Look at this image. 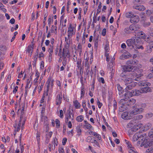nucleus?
Instances as JSON below:
<instances>
[{"label": "nucleus", "mask_w": 153, "mask_h": 153, "mask_svg": "<svg viewBox=\"0 0 153 153\" xmlns=\"http://www.w3.org/2000/svg\"><path fill=\"white\" fill-rule=\"evenodd\" d=\"M153 132H149L148 136L145 133L140 132L136 133L133 136L132 140L136 141L138 139L137 144L141 147H147L151 146L153 143Z\"/></svg>", "instance_id": "nucleus-1"}, {"label": "nucleus", "mask_w": 153, "mask_h": 153, "mask_svg": "<svg viewBox=\"0 0 153 153\" xmlns=\"http://www.w3.org/2000/svg\"><path fill=\"white\" fill-rule=\"evenodd\" d=\"M142 74H138L136 72H133L131 74L126 75V76H124L122 79L123 81L125 84L128 85L125 89L126 91H127L132 89L133 87L135 86L137 83L133 81L134 80L135 81L138 80L134 78L135 77L137 78L141 76Z\"/></svg>", "instance_id": "nucleus-2"}, {"label": "nucleus", "mask_w": 153, "mask_h": 153, "mask_svg": "<svg viewBox=\"0 0 153 153\" xmlns=\"http://www.w3.org/2000/svg\"><path fill=\"white\" fill-rule=\"evenodd\" d=\"M139 85L141 86V93H146L152 91L151 88L149 86L151 85V84L148 82L142 81L139 82Z\"/></svg>", "instance_id": "nucleus-3"}, {"label": "nucleus", "mask_w": 153, "mask_h": 153, "mask_svg": "<svg viewBox=\"0 0 153 153\" xmlns=\"http://www.w3.org/2000/svg\"><path fill=\"white\" fill-rule=\"evenodd\" d=\"M139 38L136 37H133L131 39L127 40L126 43L128 46L131 48H134L136 46L137 43L139 42Z\"/></svg>", "instance_id": "nucleus-4"}, {"label": "nucleus", "mask_w": 153, "mask_h": 153, "mask_svg": "<svg viewBox=\"0 0 153 153\" xmlns=\"http://www.w3.org/2000/svg\"><path fill=\"white\" fill-rule=\"evenodd\" d=\"M54 79L51 76H49L46 83V85L47 87V92L48 93H51L52 92L53 87V86Z\"/></svg>", "instance_id": "nucleus-5"}, {"label": "nucleus", "mask_w": 153, "mask_h": 153, "mask_svg": "<svg viewBox=\"0 0 153 153\" xmlns=\"http://www.w3.org/2000/svg\"><path fill=\"white\" fill-rule=\"evenodd\" d=\"M76 26L75 24L70 23L69 24L68 28V39H70L75 34Z\"/></svg>", "instance_id": "nucleus-6"}, {"label": "nucleus", "mask_w": 153, "mask_h": 153, "mask_svg": "<svg viewBox=\"0 0 153 153\" xmlns=\"http://www.w3.org/2000/svg\"><path fill=\"white\" fill-rule=\"evenodd\" d=\"M133 110L131 111L132 115L140 114L143 111V109L138 104L135 105L133 108Z\"/></svg>", "instance_id": "nucleus-7"}, {"label": "nucleus", "mask_w": 153, "mask_h": 153, "mask_svg": "<svg viewBox=\"0 0 153 153\" xmlns=\"http://www.w3.org/2000/svg\"><path fill=\"white\" fill-rule=\"evenodd\" d=\"M132 69V67L130 65L124 66L123 67V72L120 75L121 76L123 77L124 76H126V75H128L126 74V72L131 71Z\"/></svg>", "instance_id": "nucleus-8"}, {"label": "nucleus", "mask_w": 153, "mask_h": 153, "mask_svg": "<svg viewBox=\"0 0 153 153\" xmlns=\"http://www.w3.org/2000/svg\"><path fill=\"white\" fill-rule=\"evenodd\" d=\"M54 42V39L52 38L51 39V44L48 46V51L49 53V57H51L53 49V43Z\"/></svg>", "instance_id": "nucleus-9"}, {"label": "nucleus", "mask_w": 153, "mask_h": 153, "mask_svg": "<svg viewBox=\"0 0 153 153\" xmlns=\"http://www.w3.org/2000/svg\"><path fill=\"white\" fill-rule=\"evenodd\" d=\"M133 116L131 112L129 113L127 112H123L121 115V117L123 119L126 120L131 119Z\"/></svg>", "instance_id": "nucleus-10"}, {"label": "nucleus", "mask_w": 153, "mask_h": 153, "mask_svg": "<svg viewBox=\"0 0 153 153\" xmlns=\"http://www.w3.org/2000/svg\"><path fill=\"white\" fill-rule=\"evenodd\" d=\"M125 141L127 147H128L129 153H135L136 152V150L134 148L132 147L131 143L128 141L126 140H125Z\"/></svg>", "instance_id": "nucleus-11"}, {"label": "nucleus", "mask_w": 153, "mask_h": 153, "mask_svg": "<svg viewBox=\"0 0 153 153\" xmlns=\"http://www.w3.org/2000/svg\"><path fill=\"white\" fill-rule=\"evenodd\" d=\"M62 56L65 59L66 57L69 58L70 56V53L68 51V49L66 47L64 48L63 49Z\"/></svg>", "instance_id": "nucleus-12"}, {"label": "nucleus", "mask_w": 153, "mask_h": 153, "mask_svg": "<svg viewBox=\"0 0 153 153\" xmlns=\"http://www.w3.org/2000/svg\"><path fill=\"white\" fill-rule=\"evenodd\" d=\"M22 120V118L21 117L19 122H17L16 121L15 122V123L13 125L15 131H18L20 130L21 124V123Z\"/></svg>", "instance_id": "nucleus-13"}, {"label": "nucleus", "mask_w": 153, "mask_h": 153, "mask_svg": "<svg viewBox=\"0 0 153 153\" xmlns=\"http://www.w3.org/2000/svg\"><path fill=\"white\" fill-rule=\"evenodd\" d=\"M143 39L145 40V41L149 43V45L152 48H153V41L150 40V38L149 37H147L146 36H142Z\"/></svg>", "instance_id": "nucleus-14"}, {"label": "nucleus", "mask_w": 153, "mask_h": 153, "mask_svg": "<svg viewBox=\"0 0 153 153\" xmlns=\"http://www.w3.org/2000/svg\"><path fill=\"white\" fill-rule=\"evenodd\" d=\"M139 21V18L137 15H133L132 17L131 18L130 21L132 23H137Z\"/></svg>", "instance_id": "nucleus-15"}, {"label": "nucleus", "mask_w": 153, "mask_h": 153, "mask_svg": "<svg viewBox=\"0 0 153 153\" xmlns=\"http://www.w3.org/2000/svg\"><path fill=\"white\" fill-rule=\"evenodd\" d=\"M133 8L136 10L141 11H143L145 9V7L143 5L136 4L134 5Z\"/></svg>", "instance_id": "nucleus-16"}, {"label": "nucleus", "mask_w": 153, "mask_h": 153, "mask_svg": "<svg viewBox=\"0 0 153 153\" xmlns=\"http://www.w3.org/2000/svg\"><path fill=\"white\" fill-rule=\"evenodd\" d=\"M62 96V95L61 92L59 94L57 95L56 99V104L57 105H59L61 103Z\"/></svg>", "instance_id": "nucleus-17"}, {"label": "nucleus", "mask_w": 153, "mask_h": 153, "mask_svg": "<svg viewBox=\"0 0 153 153\" xmlns=\"http://www.w3.org/2000/svg\"><path fill=\"white\" fill-rule=\"evenodd\" d=\"M130 29L131 31H135L137 30L140 28L139 26L138 25H131L129 26Z\"/></svg>", "instance_id": "nucleus-18"}, {"label": "nucleus", "mask_w": 153, "mask_h": 153, "mask_svg": "<svg viewBox=\"0 0 153 153\" xmlns=\"http://www.w3.org/2000/svg\"><path fill=\"white\" fill-rule=\"evenodd\" d=\"M126 91L127 92L125 94L124 96L125 97V99H126L129 98L132 96H133L132 91Z\"/></svg>", "instance_id": "nucleus-19"}, {"label": "nucleus", "mask_w": 153, "mask_h": 153, "mask_svg": "<svg viewBox=\"0 0 153 153\" xmlns=\"http://www.w3.org/2000/svg\"><path fill=\"white\" fill-rule=\"evenodd\" d=\"M33 46V45H29L26 50V51L29 53V55L31 56L32 53V49Z\"/></svg>", "instance_id": "nucleus-20"}, {"label": "nucleus", "mask_w": 153, "mask_h": 153, "mask_svg": "<svg viewBox=\"0 0 153 153\" xmlns=\"http://www.w3.org/2000/svg\"><path fill=\"white\" fill-rule=\"evenodd\" d=\"M73 105L76 109L80 108L81 105L79 103L77 100H74L73 102Z\"/></svg>", "instance_id": "nucleus-21"}, {"label": "nucleus", "mask_w": 153, "mask_h": 153, "mask_svg": "<svg viewBox=\"0 0 153 153\" xmlns=\"http://www.w3.org/2000/svg\"><path fill=\"white\" fill-rule=\"evenodd\" d=\"M65 119L66 123H68L69 119H71L72 122H73V120H74L73 118H71L70 113H68V114L65 116Z\"/></svg>", "instance_id": "nucleus-22"}, {"label": "nucleus", "mask_w": 153, "mask_h": 153, "mask_svg": "<svg viewBox=\"0 0 153 153\" xmlns=\"http://www.w3.org/2000/svg\"><path fill=\"white\" fill-rule=\"evenodd\" d=\"M105 52H108L109 51V42L108 41H106L105 44Z\"/></svg>", "instance_id": "nucleus-23"}, {"label": "nucleus", "mask_w": 153, "mask_h": 153, "mask_svg": "<svg viewBox=\"0 0 153 153\" xmlns=\"http://www.w3.org/2000/svg\"><path fill=\"white\" fill-rule=\"evenodd\" d=\"M133 15L134 14L131 12H127L125 13V16L126 18H130V19H131Z\"/></svg>", "instance_id": "nucleus-24"}, {"label": "nucleus", "mask_w": 153, "mask_h": 153, "mask_svg": "<svg viewBox=\"0 0 153 153\" xmlns=\"http://www.w3.org/2000/svg\"><path fill=\"white\" fill-rule=\"evenodd\" d=\"M58 145V142L57 141V140L56 138V137H55L53 139V140L52 142V147H53V146L54 147V149L55 147L57 146V145Z\"/></svg>", "instance_id": "nucleus-25"}, {"label": "nucleus", "mask_w": 153, "mask_h": 153, "mask_svg": "<svg viewBox=\"0 0 153 153\" xmlns=\"http://www.w3.org/2000/svg\"><path fill=\"white\" fill-rule=\"evenodd\" d=\"M57 27L56 26L52 25L50 30L49 31L51 32V33H54L55 34L57 33Z\"/></svg>", "instance_id": "nucleus-26"}, {"label": "nucleus", "mask_w": 153, "mask_h": 153, "mask_svg": "<svg viewBox=\"0 0 153 153\" xmlns=\"http://www.w3.org/2000/svg\"><path fill=\"white\" fill-rule=\"evenodd\" d=\"M133 96L139 95L141 93V89L140 90H134L132 91Z\"/></svg>", "instance_id": "nucleus-27"}, {"label": "nucleus", "mask_w": 153, "mask_h": 153, "mask_svg": "<svg viewBox=\"0 0 153 153\" xmlns=\"http://www.w3.org/2000/svg\"><path fill=\"white\" fill-rule=\"evenodd\" d=\"M92 143L93 144V146L99 148L100 147V145L99 143L95 139H94L93 141L92 142Z\"/></svg>", "instance_id": "nucleus-28"}, {"label": "nucleus", "mask_w": 153, "mask_h": 153, "mask_svg": "<svg viewBox=\"0 0 153 153\" xmlns=\"http://www.w3.org/2000/svg\"><path fill=\"white\" fill-rule=\"evenodd\" d=\"M117 87L118 91H119V94L120 95L123 93V88L120 86V84H117Z\"/></svg>", "instance_id": "nucleus-29"}, {"label": "nucleus", "mask_w": 153, "mask_h": 153, "mask_svg": "<svg viewBox=\"0 0 153 153\" xmlns=\"http://www.w3.org/2000/svg\"><path fill=\"white\" fill-rule=\"evenodd\" d=\"M84 116L83 115H81L78 116L76 118V120L79 122L82 121L84 120Z\"/></svg>", "instance_id": "nucleus-30"}, {"label": "nucleus", "mask_w": 153, "mask_h": 153, "mask_svg": "<svg viewBox=\"0 0 153 153\" xmlns=\"http://www.w3.org/2000/svg\"><path fill=\"white\" fill-rule=\"evenodd\" d=\"M142 126L143 125L141 123H137L134 126V129L135 131L137 130L142 127Z\"/></svg>", "instance_id": "nucleus-31"}, {"label": "nucleus", "mask_w": 153, "mask_h": 153, "mask_svg": "<svg viewBox=\"0 0 153 153\" xmlns=\"http://www.w3.org/2000/svg\"><path fill=\"white\" fill-rule=\"evenodd\" d=\"M84 127L86 129L90 130H93V128L92 126L89 123H87L84 125Z\"/></svg>", "instance_id": "nucleus-32"}, {"label": "nucleus", "mask_w": 153, "mask_h": 153, "mask_svg": "<svg viewBox=\"0 0 153 153\" xmlns=\"http://www.w3.org/2000/svg\"><path fill=\"white\" fill-rule=\"evenodd\" d=\"M41 119L42 121H43L45 123L47 124L46 122L48 120V118L46 116H44L43 114L41 116Z\"/></svg>", "instance_id": "nucleus-33"}, {"label": "nucleus", "mask_w": 153, "mask_h": 153, "mask_svg": "<svg viewBox=\"0 0 153 153\" xmlns=\"http://www.w3.org/2000/svg\"><path fill=\"white\" fill-rule=\"evenodd\" d=\"M137 61L136 60H130L128 62V64H132V65L137 64Z\"/></svg>", "instance_id": "nucleus-34"}, {"label": "nucleus", "mask_w": 153, "mask_h": 153, "mask_svg": "<svg viewBox=\"0 0 153 153\" xmlns=\"http://www.w3.org/2000/svg\"><path fill=\"white\" fill-rule=\"evenodd\" d=\"M94 139H93L92 137L91 136H88L86 139V141L88 142L92 143Z\"/></svg>", "instance_id": "nucleus-35"}, {"label": "nucleus", "mask_w": 153, "mask_h": 153, "mask_svg": "<svg viewBox=\"0 0 153 153\" xmlns=\"http://www.w3.org/2000/svg\"><path fill=\"white\" fill-rule=\"evenodd\" d=\"M4 6L1 3H0V9L4 12L6 13L7 11V10L4 8Z\"/></svg>", "instance_id": "nucleus-36"}, {"label": "nucleus", "mask_w": 153, "mask_h": 153, "mask_svg": "<svg viewBox=\"0 0 153 153\" xmlns=\"http://www.w3.org/2000/svg\"><path fill=\"white\" fill-rule=\"evenodd\" d=\"M32 83V82L28 80L27 81L25 87V90H26L27 88H30L31 87ZM25 91H26V90Z\"/></svg>", "instance_id": "nucleus-37"}, {"label": "nucleus", "mask_w": 153, "mask_h": 153, "mask_svg": "<svg viewBox=\"0 0 153 153\" xmlns=\"http://www.w3.org/2000/svg\"><path fill=\"white\" fill-rule=\"evenodd\" d=\"M88 37V34H86L85 32H84L82 38V43H85V38H87Z\"/></svg>", "instance_id": "nucleus-38"}, {"label": "nucleus", "mask_w": 153, "mask_h": 153, "mask_svg": "<svg viewBox=\"0 0 153 153\" xmlns=\"http://www.w3.org/2000/svg\"><path fill=\"white\" fill-rule=\"evenodd\" d=\"M139 42L137 43V45H136V46L135 47V48H134L135 49H143V46L142 45L139 46Z\"/></svg>", "instance_id": "nucleus-39"}, {"label": "nucleus", "mask_w": 153, "mask_h": 153, "mask_svg": "<svg viewBox=\"0 0 153 153\" xmlns=\"http://www.w3.org/2000/svg\"><path fill=\"white\" fill-rule=\"evenodd\" d=\"M151 126V125L150 123H148L147 125H145L144 126V131H146Z\"/></svg>", "instance_id": "nucleus-40"}, {"label": "nucleus", "mask_w": 153, "mask_h": 153, "mask_svg": "<svg viewBox=\"0 0 153 153\" xmlns=\"http://www.w3.org/2000/svg\"><path fill=\"white\" fill-rule=\"evenodd\" d=\"M124 32L127 34H129L131 33V31L130 29V27L125 28L124 30Z\"/></svg>", "instance_id": "nucleus-41"}, {"label": "nucleus", "mask_w": 153, "mask_h": 153, "mask_svg": "<svg viewBox=\"0 0 153 153\" xmlns=\"http://www.w3.org/2000/svg\"><path fill=\"white\" fill-rule=\"evenodd\" d=\"M134 123L133 121H131L127 124V127L128 128H130L133 126Z\"/></svg>", "instance_id": "nucleus-42"}, {"label": "nucleus", "mask_w": 153, "mask_h": 153, "mask_svg": "<svg viewBox=\"0 0 153 153\" xmlns=\"http://www.w3.org/2000/svg\"><path fill=\"white\" fill-rule=\"evenodd\" d=\"M98 79L100 82L102 83V84L105 83V80L103 78L99 77H98Z\"/></svg>", "instance_id": "nucleus-43"}, {"label": "nucleus", "mask_w": 153, "mask_h": 153, "mask_svg": "<svg viewBox=\"0 0 153 153\" xmlns=\"http://www.w3.org/2000/svg\"><path fill=\"white\" fill-rule=\"evenodd\" d=\"M85 94V91L84 89V87H81V97H83Z\"/></svg>", "instance_id": "nucleus-44"}, {"label": "nucleus", "mask_w": 153, "mask_h": 153, "mask_svg": "<svg viewBox=\"0 0 153 153\" xmlns=\"http://www.w3.org/2000/svg\"><path fill=\"white\" fill-rule=\"evenodd\" d=\"M53 22V18L50 16L49 17L48 21V24L49 26H50L51 24V23H52Z\"/></svg>", "instance_id": "nucleus-45"}, {"label": "nucleus", "mask_w": 153, "mask_h": 153, "mask_svg": "<svg viewBox=\"0 0 153 153\" xmlns=\"http://www.w3.org/2000/svg\"><path fill=\"white\" fill-rule=\"evenodd\" d=\"M123 56L125 58H128L131 56V55L129 53L127 52L126 53L123 55Z\"/></svg>", "instance_id": "nucleus-46"}, {"label": "nucleus", "mask_w": 153, "mask_h": 153, "mask_svg": "<svg viewBox=\"0 0 153 153\" xmlns=\"http://www.w3.org/2000/svg\"><path fill=\"white\" fill-rule=\"evenodd\" d=\"M137 36H141V38L143 39L142 38V37L143 36H145V35H144V33H143L142 31H140L137 32L136 33Z\"/></svg>", "instance_id": "nucleus-47"}, {"label": "nucleus", "mask_w": 153, "mask_h": 153, "mask_svg": "<svg viewBox=\"0 0 153 153\" xmlns=\"http://www.w3.org/2000/svg\"><path fill=\"white\" fill-rule=\"evenodd\" d=\"M77 50L80 52V54L82 52V46L80 44H79L77 47Z\"/></svg>", "instance_id": "nucleus-48"}, {"label": "nucleus", "mask_w": 153, "mask_h": 153, "mask_svg": "<svg viewBox=\"0 0 153 153\" xmlns=\"http://www.w3.org/2000/svg\"><path fill=\"white\" fill-rule=\"evenodd\" d=\"M44 83L42 82L41 85L38 87V89L39 92L41 91L42 89L43 86L44 85Z\"/></svg>", "instance_id": "nucleus-49"}, {"label": "nucleus", "mask_w": 153, "mask_h": 153, "mask_svg": "<svg viewBox=\"0 0 153 153\" xmlns=\"http://www.w3.org/2000/svg\"><path fill=\"white\" fill-rule=\"evenodd\" d=\"M52 134H53V133L52 132H48L47 134V138L48 139V140L51 137L52 135Z\"/></svg>", "instance_id": "nucleus-50"}, {"label": "nucleus", "mask_w": 153, "mask_h": 153, "mask_svg": "<svg viewBox=\"0 0 153 153\" xmlns=\"http://www.w3.org/2000/svg\"><path fill=\"white\" fill-rule=\"evenodd\" d=\"M110 30H113V31H114V34L117 32V29L116 28H114V26L112 25H111L110 26Z\"/></svg>", "instance_id": "nucleus-51"}, {"label": "nucleus", "mask_w": 153, "mask_h": 153, "mask_svg": "<svg viewBox=\"0 0 153 153\" xmlns=\"http://www.w3.org/2000/svg\"><path fill=\"white\" fill-rule=\"evenodd\" d=\"M126 100L125 99H123L121 100L120 101V103L123 106L124 104L126 103Z\"/></svg>", "instance_id": "nucleus-52"}, {"label": "nucleus", "mask_w": 153, "mask_h": 153, "mask_svg": "<svg viewBox=\"0 0 153 153\" xmlns=\"http://www.w3.org/2000/svg\"><path fill=\"white\" fill-rule=\"evenodd\" d=\"M76 131L79 135H80L81 134V130L79 127L76 128Z\"/></svg>", "instance_id": "nucleus-53"}, {"label": "nucleus", "mask_w": 153, "mask_h": 153, "mask_svg": "<svg viewBox=\"0 0 153 153\" xmlns=\"http://www.w3.org/2000/svg\"><path fill=\"white\" fill-rule=\"evenodd\" d=\"M147 152H153V146L149 147L146 150Z\"/></svg>", "instance_id": "nucleus-54"}, {"label": "nucleus", "mask_w": 153, "mask_h": 153, "mask_svg": "<svg viewBox=\"0 0 153 153\" xmlns=\"http://www.w3.org/2000/svg\"><path fill=\"white\" fill-rule=\"evenodd\" d=\"M152 116V114L151 113H149L148 114H147L146 115V117L147 118H149L150 117H151Z\"/></svg>", "instance_id": "nucleus-55"}, {"label": "nucleus", "mask_w": 153, "mask_h": 153, "mask_svg": "<svg viewBox=\"0 0 153 153\" xmlns=\"http://www.w3.org/2000/svg\"><path fill=\"white\" fill-rule=\"evenodd\" d=\"M72 121H69L68 122V123H66L67 124V125L68 126V127L69 128H71L72 127V124L71 123Z\"/></svg>", "instance_id": "nucleus-56"}, {"label": "nucleus", "mask_w": 153, "mask_h": 153, "mask_svg": "<svg viewBox=\"0 0 153 153\" xmlns=\"http://www.w3.org/2000/svg\"><path fill=\"white\" fill-rule=\"evenodd\" d=\"M152 47H150V46L149 47H148L147 48L146 52L148 53H150L152 51Z\"/></svg>", "instance_id": "nucleus-57"}, {"label": "nucleus", "mask_w": 153, "mask_h": 153, "mask_svg": "<svg viewBox=\"0 0 153 153\" xmlns=\"http://www.w3.org/2000/svg\"><path fill=\"white\" fill-rule=\"evenodd\" d=\"M81 62V60L80 59L78 60L77 61V62H76L77 67L78 68H79V67L80 66Z\"/></svg>", "instance_id": "nucleus-58"}, {"label": "nucleus", "mask_w": 153, "mask_h": 153, "mask_svg": "<svg viewBox=\"0 0 153 153\" xmlns=\"http://www.w3.org/2000/svg\"><path fill=\"white\" fill-rule=\"evenodd\" d=\"M55 122L57 127H58L60 126V121L58 119H56L55 120Z\"/></svg>", "instance_id": "nucleus-59"}, {"label": "nucleus", "mask_w": 153, "mask_h": 153, "mask_svg": "<svg viewBox=\"0 0 153 153\" xmlns=\"http://www.w3.org/2000/svg\"><path fill=\"white\" fill-rule=\"evenodd\" d=\"M24 105L23 103H22L20 105L19 109L22 111H24Z\"/></svg>", "instance_id": "nucleus-60"}, {"label": "nucleus", "mask_w": 153, "mask_h": 153, "mask_svg": "<svg viewBox=\"0 0 153 153\" xmlns=\"http://www.w3.org/2000/svg\"><path fill=\"white\" fill-rule=\"evenodd\" d=\"M97 105L99 108H100L102 105V103L100 102L99 100H97Z\"/></svg>", "instance_id": "nucleus-61"}, {"label": "nucleus", "mask_w": 153, "mask_h": 153, "mask_svg": "<svg viewBox=\"0 0 153 153\" xmlns=\"http://www.w3.org/2000/svg\"><path fill=\"white\" fill-rule=\"evenodd\" d=\"M68 134L69 135L73 136V130L72 129L71 131H69L68 132Z\"/></svg>", "instance_id": "nucleus-62"}, {"label": "nucleus", "mask_w": 153, "mask_h": 153, "mask_svg": "<svg viewBox=\"0 0 153 153\" xmlns=\"http://www.w3.org/2000/svg\"><path fill=\"white\" fill-rule=\"evenodd\" d=\"M51 43V40L50 41L48 40H46L45 42V44L46 46H49L50 43Z\"/></svg>", "instance_id": "nucleus-63"}, {"label": "nucleus", "mask_w": 153, "mask_h": 153, "mask_svg": "<svg viewBox=\"0 0 153 153\" xmlns=\"http://www.w3.org/2000/svg\"><path fill=\"white\" fill-rule=\"evenodd\" d=\"M146 77L147 78L149 79L153 78V74L151 73L147 75Z\"/></svg>", "instance_id": "nucleus-64"}]
</instances>
